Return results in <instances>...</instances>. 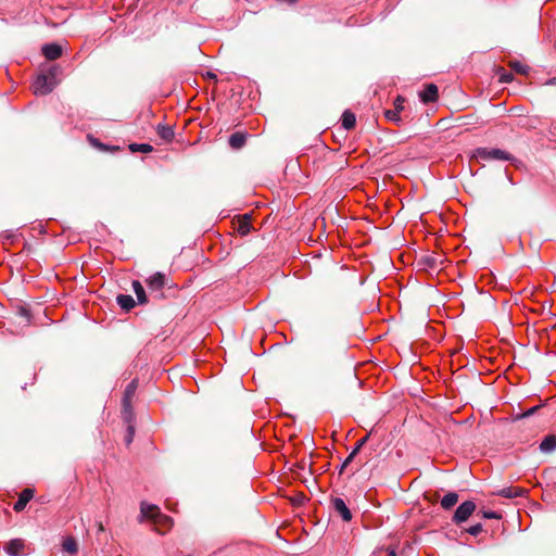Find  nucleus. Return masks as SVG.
Instances as JSON below:
<instances>
[{
	"mask_svg": "<svg viewBox=\"0 0 556 556\" xmlns=\"http://www.w3.org/2000/svg\"><path fill=\"white\" fill-rule=\"evenodd\" d=\"M289 2H294L295 0H288Z\"/></svg>",
	"mask_w": 556,
	"mask_h": 556,
	"instance_id": "obj_47",
	"label": "nucleus"
},
{
	"mask_svg": "<svg viewBox=\"0 0 556 556\" xmlns=\"http://www.w3.org/2000/svg\"><path fill=\"white\" fill-rule=\"evenodd\" d=\"M343 276V268L338 267L337 265L333 266V280L336 282H341V278Z\"/></svg>",
	"mask_w": 556,
	"mask_h": 556,
	"instance_id": "obj_32",
	"label": "nucleus"
},
{
	"mask_svg": "<svg viewBox=\"0 0 556 556\" xmlns=\"http://www.w3.org/2000/svg\"><path fill=\"white\" fill-rule=\"evenodd\" d=\"M245 141L247 135L244 132L237 131L229 137V146L236 150L241 149L245 144Z\"/></svg>",
	"mask_w": 556,
	"mask_h": 556,
	"instance_id": "obj_16",
	"label": "nucleus"
},
{
	"mask_svg": "<svg viewBox=\"0 0 556 556\" xmlns=\"http://www.w3.org/2000/svg\"><path fill=\"white\" fill-rule=\"evenodd\" d=\"M63 549L70 554H75L78 551L77 542L73 536H68L63 541Z\"/></svg>",
	"mask_w": 556,
	"mask_h": 556,
	"instance_id": "obj_25",
	"label": "nucleus"
},
{
	"mask_svg": "<svg viewBox=\"0 0 556 556\" xmlns=\"http://www.w3.org/2000/svg\"><path fill=\"white\" fill-rule=\"evenodd\" d=\"M97 527H98V531L99 532H103L104 531V527H103L102 522H98Z\"/></svg>",
	"mask_w": 556,
	"mask_h": 556,
	"instance_id": "obj_42",
	"label": "nucleus"
},
{
	"mask_svg": "<svg viewBox=\"0 0 556 556\" xmlns=\"http://www.w3.org/2000/svg\"><path fill=\"white\" fill-rule=\"evenodd\" d=\"M513 79H514V75L511 73H505L501 76L500 81L510 83Z\"/></svg>",
	"mask_w": 556,
	"mask_h": 556,
	"instance_id": "obj_38",
	"label": "nucleus"
},
{
	"mask_svg": "<svg viewBox=\"0 0 556 556\" xmlns=\"http://www.w3.org/2000/svg\"><path fill=\"white\" fill-rule=\"evenodd\" d=\"M24 546L25 543L22 539H13L7 543L5 552L11 556H17Z\"/></svg>",
	"mask_w": 556,
	"mask_h": 556,
	"instance_id": "obj_12",
	"label": "nucleus"
},
{
	"mask_svg": "<svg viewBox=\"0 0 556 556\" xmlns=\"http://www.w3.org/2000/svg\"><path fill=\"white\" fill-rule=\"evenodd\" d=\"M305 466H306V464H305L304 462H302V463H301V465H300V467H301L302 469H304V468H305Z\"/></svg>",
	"mask_w": 556,
	"mask_h": 556,
	"instance_id": "obj_44",
	"label": "nucleus"
},
{
	"mask_svg": "<svg viewBox=\"0 0 556 556\" xmlns=\"http://www.w3.org/2000/svg\"><path fill=\"white\" fill-rule=\"evenodd\" d=\"M539 407L540 406H533V407L529 408L526 413L518 415L516 417V419H520V418L533 415L539 409Z\"/></svg>",
	"mask_w": 556,
	"mask_h": 556,
	"instance_id": "obj_35",
	"label": "nucleus"
},
{
	"mask_svg": "<svg viewBox=\"0 0 556 556\" xmlns=\"http://www.w3.org/2000/svg\"><path fill=\"white\" fill-rule=\"evenodd\" d=\"M384 116L387 119L394 122L397 125H400V123L402 122V118L400 117V113L394 110H386Z\"/></svg>",
	"mask_w": 556,
	"mask_h": 556,
	"instance_id": "obj_30",
	"label": "nucleus"
},
{
	"mask_svg": "<svg viewBox=\"0 0 556 556\" xmlns=\"http://www.w3.org/2000/svg\"><path fill=\"white\" fill-rule=\"evenodd\" d=\"M154 525L156 526V531L161 534H165L173 526V519L168 516L163 515L161 511L156 516V519L154 521Z\"/></svg>",
	"mask_w": 556,
	"mask_h": 556,
	"instance_id": "obj_11",
	"label": "nucleus"
},
{
	"mask_svg": "<svg viewBox=\"0 0 556 556\" xmlns=\"http://www.w3.org/2000/svg\"><path fill=\"white\" fill-rule=\"evenodd\" d=\"M540 450L543 453H549L556 450V435L551 434L544 438L540 444Z\"/></svg>",
	"mask_w": 556,
	"mask_h": 556,
	"instance_id": "obj_19",
	"label": "nucleus"
},
{
	"mask_svg": "<svg viewBox=\"0 0 556 556\" xmlns=\"http://www.w3.org/2000/svg\"><path fill=\"white\" fill-rule=\"evenodd\" d=\"M305 501H307V497L303 493L296 494L292 500L294 505H302Z\"/></svg>",
	"mask_w": 556,
	"mask_h": 556,
	"instance_id": "obj_34",
	"label": "nucleus"
},
{
	"mask_svg": "<svg viewBox=\"0 0 556 556\" xmlns=\"http://www.w3.org/2000/svg\"><path fill=\"white\" fill-rule=\"evenodd\" d=\"M137 388H138V379H134V380H131L127 384V387H126V389L124 391L123 401H122V404H123V409H122L123 420L135 419V413H134V408H132L131 402H132V399H134V396L136 394Z\"/></svg>",
	"mask_w": 556,
	"mask_h": 556,
	"instance_id": "obj_2",
	"label": "nucleus"
},
{
	"mask_svg": "<svg viewBox=\"0 0 556 556\" xmlns=\"http://www.w3.org/2000/svg\"><path fill=\"white\" fill-rule=\"evenodd\" d=\"M132 289L137 295L138 303L143 305L148 303V296L146 294V291L138 280L132 281Z\"/></svg>",
	"mask_w": 556,
	"mask_h": 556,
	"instance_id": "obj_20",
	"label": "nucleus"
},
{
	"mask_svg": "<svg viewBox=\"0 0 556 556\" xmlns=\"http://www.w3.org/2000/svg\"><path fill=\"white\" fill-rule=\"evenodd\" d=\"M18 315L24 317L27 321L30 319V312L26 307H20Z\"/></svg>",
	"mask_w": 556,
	"mask_h": 556,
	"instance_id": "obj_36",
	"label": "nucleus"
},
{
	"mask_svg": "<svg viewBox=\"0 0 556 556\" xmlns=\"http://www.w3.org/2000/svg\"><path fill=\"white\" fill-rule=\"evenodd\" d=\"M116 302L126 312H129L136 306L135 300L132 299L131 295L128 294H118L116 296Z\"/></svg>",
	"mask_w": 556,
	"mask_h": 556,
	"instance_id": "obj_18",
	"label": "nucleus"
},
{
	"mask_svg": "<svg viewBox=\"0 0 556 556\" xmlns=\"http://www.w3.org/2000/svg\"><path fill=\"white\" fill-rule=\"evenodd\" d=\"M477 157L483 161L500 160V161H513L514 156L502 149H488L479 148L477 150Z\"/></svg>",
	"mask_w": 556,
	"mask_h": 556,
	"instance_id": "obj_3",
	"label": "nucleus"
},
{
	"mask_svg": "<svg viewBox=\"0 0 556 556\" xmlns=\"http://www.w3.org/2000/svg\"><path fill=\"white\" fill-rule=\"evenodd\" d=\"M35 490L30 488L24 489L20 495L17 502L13 505V509L16 513L24 510L29 501L34 497Z\"/></svg>",
	"mask_w": 556,
	"mask_h": 556,
	"instance_id": "obj_8",
	"label": "nucleus"
},
{
	"mask_svg": "<svg viewBox=\"0 0 556 556\" xmlns=\"http://www.w3.org/2000/svg\"><path fill=\"white\" fill-rule=\"evenodd\" d=\"M128 148L132 153H136V152L150 153L153 151V147L148 143H130L128 146Z\"/></svg>",
	"mask_w": 556,
	"mask_h": 556,
	"instance_id": "obj_24",
	"label": "nucleus"
},
{
	"mask_svg": "<svg viewBox=\"0 0 556 556\" xmlns=\"http://www.w3.org/2000/svg\"><path fill=\"white\" fill-rule=\"evenodd\" d=\"M404 102H405L404 97H402V96H397V97L395 98V100H394V103H393V104H394V111H397L399 113H400L401 111H403V109H404Z\"/></svg>",
	"mask_w": 556,
	"mask_h": 556,
	"instance_id": "obj_31",
	"label": "nucleus"
},
{
	"mask_svg": "<svg viewBox=\"0 0 556 556\" xmlns=\"http://www.w3.org/2000/svg\"><path fill=\"white\" fill-rule=\"evenodd\" d=\"M119 147L117 146H114V147H109V150L108 151H119Z\"/></svg>",
	"mask_w": 556,
	"mask_h": 556,
	"instance_id": "obj_43",
	"label": "nucleus"
},
{
	"mask_svg": "<svg viewBox=\"0 0 556 556\" xmlns=\"http://www.w3.org/2000/svg\"><path fill=\"white\" fill-rule=\"evenodd\" d=\"M134 420L135 419L124 420L127 424V435L125 438V442L127 445H129L134 439V434H135Z\"/></svg>",
	"mask_w": 556,
	"mask_h": 556,
	"instance_id": "obj_28",
	"label": "nucleus"
},
{
	"mask_svg": "<svg viewBox=\"0 0 556 556\" xmlns=\"http://www.w3.org/2000/svg\"><path fill=\"white\" fill-rule=\"evenodd\" d=\"M483 517L488 519H500L501 515L496 511H483Z\"/></svg>",
	"mask_w": 556,
	"mask_h": 556,
	"instance_id": "obj_37",
	"label": "nucleus"
},
{
	"mask_svg": "<svg viewBox=\"0 0 556 556\" xmlns=\"http://www.w3.org/2000/svg\"><path fill=\"white\" fill-rule=\"evenodd\" d=\"M482 525L481 523H477L475 526H471L470 528L467 529V532L471 535H478L482 532Z\"/></svg>",
	"mask_w": 556,
	"mask_h": 556,
	"instance_id": "obj_33",
	"label": "nucleus"
},
{
	"mask_svg": "<svg viewBox=\"0 0 556 556\" xmlns=\"http://www.w3.org/2000/svg\"><path fill=\"white\" fill-rule=\"evenodd\" d=\"M526 490L518 486H509V488H503L497 492L500 496L506 497V498H514L523 496L526 494Z\"/></svg>",
	"mask_w": 556,
	"mask_h": 556,
	"instance_id": "obj_13",
	"label": "nucleus"
},
{
	"mask_svg": "<svg viewBox=\"0 0 556 556\" xmlns=\"http://www.w3.org/2000/svg\"><path fill=\"white\" fill-rule=\"evenodd\" d=\"M476 510V504L472 501H466L462 503L455 510L453 521L455 523H462L468 520V518Z\"/></svg>",
	"mask_w": 556,
	"mask_h": 556,
	"instance_id": "obj_6",
	"label": "nucleus"
},
{
	"mask_svg": "<svg viewBox=\"0 0 556 556\" xmlns=\"http://www.w3.org/2000/svg\"><path fill=\"white\" fill-rule=\"evenodd\" d=\"M332 505H333L334 510L338 514H340V516L342 517V519L344 521L348 522V521L352 520V513L342 498H340V497L332 498Z\"/></svg>",
	"mask_w": 556,
	"mask_h": 556,
	"instance_id": "obj_9",
	"label": "nucleus"
},
{
	"mask_svg": "<svg viewBox=\"0 0 556 556\" xmlns=\"http://www.w3.org/2000/svg\"><path fill=\"white\" fill-rule=\"evenodd\" d=\"M58 81L53 80L49 75L41 74L39 75L33 84V90L35 94L46 96L50 93Z\"/></svg>",
	"mask_w": 556,
	"mask_h": 556,
	"instance_id": "obj_4",
	"label": "nucleus"
},
{
	"mask_svg": "<svg viewBox=\"0 0 556 556\" xmlns=\"http://www.w3.org/2000/svg\"><path fill=\"white\" fill-rule=\"evenodd\" d=\"M341 121L342 126L348 130L353 129L356 125L355 114L352 113L350 110L343 112Z\"/></svg>",
	"mask_w": 556,
	"mask_h": 556,
	"instance_id": "obj_21",
	"label": "nucleus"
},
{
	"mask_svg": "<svg viewBox=\"0 0 556 556\" xmlns=\"http://www.w3.org/2000/svg\"><path fill=\"white\" fill-rule=\"evenodd\" d=\"M457 502H458V494L455 492H450L446 495H444L443 498L441 500V506L444 509H450L453 506H455Z\"/></svg>",
	"mask_w": 556,
	"mask_h": 556,
	"instance_id": "obj_23",
	"label": "nucleus"
},
{
	"mask_svg": "<svg viewBox=\"0 0 556 556\" xmlns=\"http://www.w3.org/2000/svg\"><path fill=\"white\" fill-rule=\"evenodd\" d=\"M140 510H141V516L143 518L151 519L153 522L155 521L156 516L160 514V508L157 506L149 505L146 503L141 504Z\"/></svg>",
	"mask_w": 556,
	"mask_h": 556,
	"instance_id": "obj_14",
	"label": "nucleus"
},
{
	"mask_svg": "<svg viewBox=\"0 0 556 556\" xmlns=\"http://www.w3.org/2000/svg\"><path fill=\"white\" fill-rule=\"evenodd\" d=\"M389 556H395V552H394V551H391V552L389 553Z\"/></svg>",
	"mask_w": 556,
	"mask_h": 556,
	"instance_id": "obj_45",
	"label": "nucleus"
},
{
	"mask_svg": "<svg viewBox=\"0 0 556 556\" xmlns=\"http://www.w3.org/2000/svg\"><path fill=\"white\" fill-rule=\"evenodd\" d=\"M509 67H511L515 72L526 75L528 74L530 67L519 61H510L508 63Z\"/></svg>",
	"mask_w": 556,
	"mask_h": 556,
	"instance_id": "obj_26",
	"label": "nucleus"
},
{
	"mask_svg": "<svg viewBox=\"0 0 556 556\" xmlns=\"http://www.w3.org/2000/svg\"><path fill=\"white\" fill-rule=\"evenodd\" d=\"M62 47L58 43H48L42 47V54L47 60L54 61L62 55Z\"/></svg>",
	"mask_w": 556,
	"mask_h": 556,
	"instance_id": "obj_10",
	"label": "nucleus"
},
{
	"mask_svg": "<svg viewBox=\"0 0 556 556\" xmlns=\"http://www.w3.org/2000/svg\"><path fill=\"white\" fill-rule=\"evenodd\" d=\"M352 378H353L354 381H357V377H355L354 374H353Z\"/></svg>",
	"mask_w": 556,
	"mask_h": 556,
	"instance_id": "obj_46",
	"label": "nucleus"
},
{
	"mask_svg": "<svg viewBox=\"0 0 556 556\" xmlns=\"http://www.w3.org/2000/svg\"><path fill=\"white\" fill-rule=\"evenodd\" d=\"M167 279L163 273H155L149 279H147V285L150 290V293H155V298L163 299V288L166 286Z\"/></svg>",
	"mask_w": 556,
	"mask_h": 556,
	"instance_id": "obj_5",
	"label": "nucleus"
},
{
	"mask_svg": "<svg viewBox=\"0 0 556 556\" xmlns=\"http://www.w3.org/2000/svg\"><path fill=\"white\" fill-rule=\"evenodd\" d=\"M207 78L216 80L217 76H216V74L208 72L207 73Z\"/></svg>",
	"mask_w": 556,
	"mask_h": 556,
	"instance_id": "obj_41",
	"label": "nucleus"
},
{
	"mask_svg": "<svg viewBox=\"0 0 556 556\" xmlns=\"http://www.w3.org/2000/svg\"><path fill=\"white\" fill-rule=\"evenodd\" d=\"M369 437H370V433L366 434L365 437H363L361 440L357 441L355 447L350 453V459H354V457L359 453L361 448L366 444Z\"/></svg>",
	"mask_w": 556,
	"mask_h": 556,
	"instance_id": "obj_27",
	"label": "nucleus"
},
{
	"mask_svg": "<svg viewBox=\"0 0 556 556\" xmlns=\"http://www.w3.org/2000/svg\"><path fill=\"white\" fill-rule=\"evenodd\" d=\"M56 74H58V67L56 66H52L48 73H46L45 75H49L51 78L53 77V80H56Z\"/></svg>",
	"mask_w": 556,
	"mask_h": 556,
	"instance_id": "obj_39",
	"label": "nucleus"
},
{
	"mask_svg": "<svg viewBox=\"0 0 556 556\" xmlns=\"http://www.w3.org/2000/svg\"><path fill=\"white\" fill-rule=\"evenodd\" d=\"M419 98L426 104L435 102L439 98L438 86L434 84H427L424 90L419 92Z\"/></svg>",
	"mask_w": 556,
	"mask_h": 556,
	"instance_id": "obj_7",
	"label": "nucleus"
},
{
	"mask_svg": "<svg viewBox=\"0 0 556 556\" xmlns=\"http://www.w3.org/2000/svg\"><path fill=\"white\" fill-rule=\"evenodd\" d=\"M337 361V353L327 346L325 341L316 340L307 355L306 365L313 372L326 375L331 370Z\"/></svg>",
	"mask_w": 556,
	"mask_h": 556,
	"instance_id": "obj_1",
	"label": "nucleus"
},
{
	"mask_svg": "<svg viewBox=\"0 0 556 556\" xmlns=\"http://www.w3.org/2000/svg\"><path fill=\"white\" fill-rule=\"evenodd\" d=\"M353 459H350V455L346 457V459L344 460V463L342 464L341 468H340V473H342V471L344 470V468L352 462Z\"/></svg>",
	"mask_w": 556,
	"mask_h": 556,
	"instance_id": "obj_40",
	"label": "nucleus"
},
{
	"mask_svg": "<svg viewBox=\"0 0 556 556\" xmlns=\"http://www.w3.org/2000/svg\"><path fill=\"white\" fill-rule=\"evenodd\" d=\"M156 132L166 142L172 141L174 138V130L170 126L160 124L157 125Z\"/></svg>",
	"mask_w": 556,
	"mask_h": 556,
	"instance_id": "obj_22",
	"label": "nucleus"
},
{
	"mask_svg": "<svg viewBox=\"0 0 556 556\" xmlns=\"http://www.w3.org/2000/svg\"><path fill=\"white\" fill-rule=\"evenodd\" d=\"M87 139L92 147H94L101 151L109 150V146L102 143L98 138L93 137L92 135H88Z\"/></svg>",
	"mask_w": 556,
	"mask_h": 556,
	"instance_id": "obj_29",
	"label": "nucleus"
},
{
	"mask_svg": "<svg viewBox=\"0 0 556 556\" xmlns=\"http://www.w3.org/2000/svg\"><path fill=\"white\" fill-rule=\"evenodd\" d=\"M419 263L428 268L438 269L442 265L443 261L440 256L426 255L420 258Z\"/></svg>",
	"mask_w": 556,
	"mask_h": 556,
	"instance_id": "obj_17",
	"label": "nucleus"
},
{
	"mask_svg": "<svg viewBox=\"0 0 556 556\" xmlns=\"http://www.w3.org/2000/svg\"><path fill=\"white\" fill-rule=\"evenodd\" d=\"M251 215L244 214L240 216L237 231L242 236H247L251 231Z\"/></svg>",
	"mask_w": 556,
	"mask_h": 556,
	"instance_id": "obj_15",
	"label": "nucleus"
}]
</instances>
